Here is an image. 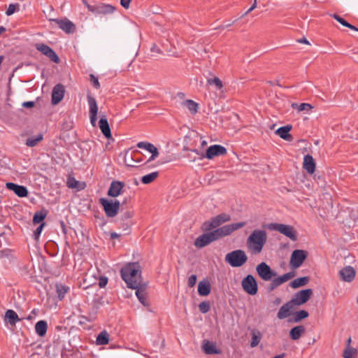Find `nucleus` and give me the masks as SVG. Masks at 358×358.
Listing matches in <instances>:
<instances>
[{
    "label": "nucleus",
    "instance_id": "obj_56",
    "mask_svg": "<svg viewBox=\"0 0 358 358\" xmlns=\"http://www.w3.org/2000/svg\"><path fill=\"white\" fill-rule=\"evenodd\" d=\"M34 106V101H25L22 103V106L24 108H32Z\"/></svg>",
    "mask_w": 358,
    "mask_h": 358
},
{
    "label": "nucleus",
    "instance_id": "obj_11",
    "mask_svg": "<svg viewBox=\"0 0 358 358\" xmlns=\"http://www.w3.org/2000/svg\"><path fill=\"white\" fill-rule=\"evenodd\" d=\"M87 9L95 15H108L113 13L115 8L110 4L99 3L94 6L87 5Z\"/></svg>",
    "mask_w": 358,
    "mask_h": 358
},
{
    "label": "nucleus",
    "instance_id": "obj_5",
    "mask_svg": "<svg viewBox=\"0 0 358 358\" xmlns=\"http://www.w3.org/2000/svg\"><path fill=\"white\" fill-rule=\"evenodd\" d=\"M99 203L102 206L106 215L108 217H114L118 213L120 203L117 200H108L105 198H101Z\"/></svg>",
    "mask_w": 358,
    "mask_h": 358
},
{
    "label": "nucleus",
    "instance_id": "obj_23",
    "mask_svg": "<svg viewBox=\"0 0 358 358\" xmlns=\"http://www.w3.org/2000/svg\"><path fill=\"white\" fill-rule=\"evenodd\" d=\"M294 308V304L289 301L287 303L282 306L277 314V317L280 320H283L289 317L291 314L292 309Z\"/></svg>",
    "mask_w": 358,
    "mask_h": 358
},
{
    "label": "nucleus",
    "instance_id": "obj_6",
    "mask_svg": "<svg viewBox=\"0 0 358 358\" xmlns=\"http://www.w3.org/2000/svg\"><path fill=\"white\" fill-rule=\"evenodd\" d=\"M267 228L270 230L279 231L292 241H296L297 238L296 231L292 226L284 224L271 223L267 225Z\"/></svg>",
    "mask_w": 358,
    "mask_h": 358
},
{
    "label": "nucleus",
    "instance_id": "obj_18",
    "mask_svg": "<svg viewBox=\"0 0 358 358\" xmlns=\"http://www.w3.org/2000/svg\"><path fill=\"white\" fill-rule=\"evenodd\" d=\"M340 278L345 282H350L355 277V270L351 266H347L339 271Z\"/></svg>",
    "mask_w": 358,
    "mask_h": 358
},
{
    "label": "nucleus",
    "instance_id": "obj_50",
    "mask_svg": "<svg viewBox=\"0 0 358 358\" xmlns=\"http://www.w3.org/2000/svg\"><path fill=\"white\" fill-rule=\"evenodd\" d=\"M44 225H45V223H44V222L41 223V224L37 227V229L35 230V231H34V236H35V238H36V239H37V238L39 237V236L41 235V231H42V230H43V228Z\"/></svg>",
    "mask_w": 358,
    "mask_h": 358
},
{
    "label": "nucleus",
    "instance_id": "obj_53",
    "mask_svg": "<svg viewBox=\"0 0 358 358\" xmlns=\"http://www.w3.org/2000/svg\"><path fill=\"white\" fill-rule=\"evenodd\" d=\"M107 282H108L107 278L102 277L99 279V285L100 287H104L107 285Z\"/></svg>",
    "mask_w": 358,
    "mask_h": 358
},
{
    "label": "nucleus",
    "instance_id": "obj_26",
    "mask_svg": "<svg viewBox=\"0 0 358 358\" xmlns=\"http://www.w3.org/2000/svg\"><path fill=\"white\" fill-rule=\"evenodd\" d=\"M21 319L13 310H7L5 313L4 322L8 323L11 326H15Z\"/></svg>",
    "mask_w": 358,
    "mask_h": 358
},
{
    "label": "nucleus",
    "instance_id": "obj_60",
    "mask_svg": "<svg viewBox=\"0 0 358 358\" xmlns=\"http://www.w3.org/2000/svg\"><path fill=\"white\" fill-rule=\"evenodd\" d=\"M299 41L300 43H306V44H309L308 41L306 38H302V39L299 40Z\"/></svg>",
    "mask_w": 358,
    "mask_h": 358
},
{
    "label": "nucleus",
    "instance_id": "obj_34",
    "mask_svg": "<svg viewBox=\"0 0 358 358\" xmlns=\"http://www.w3.org/2000/svg\"><path fill=\"white\" fill-rule=\"evenodd\" d=\"M309 281L308 277H301L294 279L291 283L290 286L296 289L298 287H302L306 285Z\"/></svg>",
    "mask_w": 358,
    "mask_h": 358
},
{
    "label": "nucleus",
    "instance_id": "obj_17",
    "mask_svg": "<svg viewBox=\"0 0 358 358\" xmlns=\"http://www.w3.org/2000/svg\"><path fill=\"white\" fill-rule=\"evenodd\" d=\"M64 87L62 84L56 85L52 92V103L56 105L59 103L64 98Z\"/></svg>",
    "mask_w": 358,
    "mask_h": 358
},
{
    "label": "nucleus",
    "instance_id": "obj_24",
    "mask_svg": "<svg viewBox=\"0 0 358 358\" xmlns=\"http://www.w3.org/2000/svg\"><path fill=\"white\" fill-rule=\"evenodd\" d=\"M202 350L207 355H217L220 350L216 347V344L207 340H204L202 344Z\"/></svg>",
    "mask_w": 358,
    "mask_h": 358
},
{
    "label": "nucleus",
    "instance_id": "obj_2",
    "mask_svg": "<svg viewBox=\"0 0 358 358\" xmlns=\"http://www.w3.org/2000/svg\"><path fill=\"white\" fill-rule=\"evenodd\" d=\"M141 266L138 263H129L121 268L120 274L128 287L136 289L141 285Z\"/></svg>",
    "mask_w": 358,
    "mask_h": 358
},
{
    "label": "nucleus",
    "instance_id": "obj_48",
    "mask_svg": "<svg viewBox=\"0 0 358 358\" xmlns=\"http://www.w3.org/2000/svg\"><path fill=\"white\" fill-rule=\"evenodd\" d=\"M78 182L76 180H75L73 178H71L68 179L67 186L69 188H76L78 186Z\"/></svg>",
    "mask_w": 358,
    "mask_h": 358
},
{
    "label": "nucleus",
    "instance_id": "obj_43",
    "mask_svg": "<svg viewBox=\"0 0 358 358\" xmlns=\"http://www.w3.org/2000/svg\"><path fill=\"white\" fill-rule=\"evenodd\" d=\"M308 317V313L307 311H306L304 310H301L297 311L295 313L294 322H299L301 320L305 319V318H306Z\"/></svg>",
    "mask_w": 358,
    "mask_h": 358
},
{
    "label": "nucleus",
    "instance_id": "obj_45",
    "mask_svg": "<svg viewBox=\"0 0 358 358\" xmlns=\"http://www.w3.org/2000/svg\"><path fill=\"white\" fill-rule=\"evenodd\" d=\"M199 308L202 313H206L210 310V307L208 301H203L199 303Z\"/></svg>",
    "mask_w": 358,
    "mask_h": 358
},
{
    "label": "nucleus",
    "instance_id": "obj_16",
    "mask_svg": "<svg viewBox=\"0 0 358 358\" xmlns=\"http://www.w3.org/2000/svg\"><path fill=\"white\" fill-rule=\"evenodd\" d=\"M36 49L50 58L52 62L55 63H58L59 62V57L48 45L43 43L38 44L36 45Z\"/></svg>",
    "mask_w": 358,
    "mask_h": 358
},
{
    "label": "nucleus",
    "instance_id": "obj_40",
    "mask_svg": "<svg viewBox=\"0 0 358 358\" xmlns=\"http://www.w3.org/2000/svg\"><path fill=\"white\" fill-rule=\"evenodd\" d=\"M207 84L210 85H215V88L217 90H221L223 87L222 80L217 77L208 79Z\"/></svg>",
    "mask_w": 358,
    "mask_h": 358
},
{
    "label": "nucleus",
    "instance_id": "obj_63",
    "mask_svg": "<svg viewBox=\"0 0 358 358\" xmlns=\"http://www.w3.org/2000/svg\"><path fill=\"white\" fill-rule=\"evenodd\" d=\"M280 302H281L280 299H279V298L276 299V303L277 304H279Z\"/></svg>",
    "mask_w": 358,
    "mask_h": 358
},
{
    "label": "nucleus",
    "instance_id": "obj_41",
    "mask_svg": "<svg viewBox=\"0 0 358 358\" xmlns=\"http://www.w3.org/2000/svg\"><path fill=\"white\" fill-rule=\"evenodd\" d=\"M43 139L42 135H38L36 137H31L27 138L26 145L28 147H34L36 146L41 140Z\"/></svg>",
    "mask_w": 358,
    "mask_h": 358
},
{
    "label": "nucleus",
    "instance_id": "obj_31",
    "mask_svg": "<svg viewBox=\"0 0 358 358\" xmlns=\"http://www.w3.org/2000/svg\"><path fill=\"white\" fill-rule=\"evenodd\" d=\"M306 329L303 326L299 325L293 327L289 331V336L292 340H298L305 333Z\"/></svg>",
    "mask_w": 358,
    "mask_h": 358
},
{
    "label": "nucleus",
    "instance_id": "obj_1",
    "mask_svg": "<svg viewBox=\"0 0 358 358\" xmlns=\"http://www.w3.org/2000/svg\"><path fill=\"white\" fill-rule=\"evenodd\" d=\"M245 225V222H244L232 223L216 229L209 233L203 234L196 238L194 241V245L199 248H203L216 240L231 234Z\"/></svg>",
    "mask_w": 358,
    "mask_h": 358
},
{
    "label": "nucleus",
    "instance_id": "obj_37",
    "mask_svg": "<svg viewBox=\"0 0 358 358\" xmlns=\"http://www.w3.org/2000/svg\"><path fill=\"white\" fill-rule=\"evenodd\" d=\"M159 176L157 171L152 172L149 174L145 175L141 178V182L143 184H150L153 182Z\"/></svg>",
    "mask_w": 358,
    "mask_h": 358
},
{
    "label": "nucleus",
    "instance_id": "obj_42",
    "mask_svg": "<svg viewBox=\"0 0 358 358\" xmlns=\"http://www.w3.org/2000/svg\"><path fill=\"white\" fill-rule=\"evenodd\" d=\"M124 161L126 165L129 166H134L135 165L133 164V162H136V160L133 159V156L131 154H130V149H128L124 152Z\"/></svg>",
    "mask_w": 358,
    "mask_h": 358
},
{
    "label": "nucleus",
    "instance_id": "obj_55",
    "mask_svg": "<svg viewBox=\"0 0 358 358\" xmlns=\"http://www.w3.org/2000/svg\"><path fill=\"white\" fill-rule=\"evenodd\" d=\"M131 1V0H120V3L124 8H128L129 7Z\"/></svg>",
    "mask_w": 358,
    "mask_h": 358
},
{
    "label": "nucleus",
    "instance_id": "obj_39",
    "mask_svg": "<svg viewBox=\"0 0 358 358\" xmlns=\"http://www.w3.org/2000/svg\"><path fill=\"white\" fill-rule=\"evenodd\" d=\"M292 107L294 109H296L298 111H308L310 110L313 108L310 104L306 103H302L300 104L294 103L292 104Z\"/></svg>",
    "mask_w": 358,
    "mask_h": 358
},
{
    "label": "nucleus",
    "instance_id": "obj_64",
    "mask_svg": "<svg viewBox=\"0 0 358 358\" xmlns=\"http://www.w3.org/2000/svg\"><path fill=\"white\" fill-rule=\"evenodd\" d=\"M5 30V28L0 27V34Z\"/></svg>",
    "mask_w": 358,
    "mask_h": 358
},
{
    "label": "nucleus",
    "instance_id": "obj_59",
    "mask_svg": "<svg viewBox=\"0 0 358 358\" xmlns=\"http://www.w3.org/2000/svg\"><path fill=\"white\" fill-rule=\"evenodd\" d=\"M110 237L112 238H117L120 237V235L118 234L115 233V232H113V233L110 234Z\"/></svg>",
    "mask_w": 358,
    "mask_h": 358
},
{
    "label": "nucleus",
    "instance_id": "obj_52",
    "mask_svg": "<svg viewBox=\"0 0 358 358\" xmlns=\"http://www.w3.org/2000/svg\"><path fill=\"white\" fill-rule=\"evenodd\" d=\"M334 18L338 21L339 23H341L342 25L346 27V26H348V22L345 21L343 17H341V16L336 15V14H334Z\"/></svg>",
    "mask_w": 358,
    "mask_h": 358
},
{
    "label": "nucleus",
    "instance_id": "obj_7",
    "mask_svg": "<svg viewBox=\"0 0 358 358\" xmlns=\"http://www.w3.org/2000/svg\"><path fill=\"white\" fill-rule=\"evenodd\" d=\"M256 271L259 276L264 281H270L277 275L276 272L266 263L262 262L256 267Z\"/></svg>",
    "mask_w": 358,
    "mask_h": 358
},
{
    "label": "nucleus",
    "instance_id": "obj_58",
    "mask_svg": "<svg viewBox=\"0 0 358 358\" xmlns=\"http://www.w3.org/2000/svg\"><path fill=\"white\" fill-rule=\"evenodd\" d=\"M348 26H346V27H348L350 28V29L352 30H354V31H358V28L355 27V26H353L352 24H350V23H348Z\"/></svg>",
    "mask_w": 358,
    "mask_h": 358
},
{
    "label": "nucleus",
    "instance_id": "obj_22",
    "mask_svg": "<svg viewBox=\"0 0 358 358\" xmlns=\"http://www.w3.org/2000/svg\"><path fill=\"white\" fill-rule=\"evenodd\" d=\"M230 216L227 214H221L214 217L209 223L208 229H215L222 223L229 221Z\"/></svg>",
    "mask_w": 358,
    "mask_h": 358
},
{
    "label": "nucleus",
    "instance_id": "obj_54",
    "mask_svg": "<svg viewBox=\"0 0 358 358\" xmlns=\"http://www.w3.org/2000/svg\"><path fill=\"white\" fill-rule=\"evenodd\" d=\"M256 8H257V0H254L253 4L252 6H250V8L243 14V16L248 15L250 12H252Z\"/></svg>",
    "mask_w": 358,
    "mask_h": 358
},
{
    "label": "nucleus",
    "instance_id": "obj_15",
    "mask_svg": "<svg viewBox=\"0 0 358 358\" xmlns=\"http://www.w3.org/2000/svg\"><path fill=\"white\" fill-rule=\"evenodd\" d=\"M137 147L141 149H144L152 154L148 159V162L155 160L159 155L158 149L151 143L141 141L137 143Z\"/></svg>",
    "mask_w": 358,
    "mask_h": 358
},
{
    "label": "nucleus",
    "instance_id": "obj_51",
    "mask_svg": "<svg viewBox=\"0 0 358 358\" xmlns=\"http://www.w3.org/2000/svg\"><path fill=\"white\" fill-rule=\"evenodd\" d=\"M196 275H192L188 278V285L190 287H194L196 285Z\"/></svg>",
    "mask_w": 358,
    "mask_h": 358
},
{
    "label": "nucleus",
    "instance_id": "obj_13",
    "mask_svg": "<svg viewBox=\"0 0 358 358\" xmlns=\"http://www.w3.org/2000/svg\"><path fill=\"white\" fill-rule=\"evenodd\" d=\"M87 102L89 105V114L90 123L93 127L96 126V120H97V113H98V106L96 103V99L92 96H87Z\"/></svg>",
    "mask_w": 358,
    "mask_h": 358
},
{
    "label": "nucleus",
    "instance_id": "obj_10",
    "mask_svg": "<svg viewBox=\"0 0 358 358\" xmlns=\"http://www.w3.org/2000/svg\"><path fill=\"white\" fill-rule=\"evenodd\" d=\"M307 257V252L303 250H295L292 252L289 266L293 268L300 267Z\"/></svg>",
    "mask_w": 358,
    "mask_h": 358
},
{
    "label": "nucleus",
    "instance_id": "obj_8",
    "mask_svg": "<svg viewBox=\"0 0 358 358\" xmlns=\"http://www.w3.org/2000/svg\"><path fill=\"white\" fill-rule=\"evenodd\" d=\"M241 286L243 290L250 295H255L257 293V283L254 276L250 274L242 280Z\"/></svg>",
    "mask_w": 358,
    "mask_h": 358
},
{
    "label": "nucleus",
    "instance_id": "obj_9",
    "mask_svg": "<svg viewBox=\"0 0 358 358\" xmlns=\"http://www.w3.org/2000/svg\"><path fill=\"white\" fill-rule=\"evenodd\" d=\"M227 153V149L220 145H213L208 148L206 153H201L199 159L207 158L212 159L215 157L222 156Z\"/></svg>",
    "mask_w": 358,
    "mask_h": 358
},
{
    "label": "nucleus",
    "instance_id": "obj_38",
    "mask_svg": "<svg viewBox=\"0 0 358 358\" xmlns=\"http://www.w3.org/2000/svg\"><path fill=\"white\" fill-rule=\"evenodd\" d=\"M57 293L58 294V297L60 300L63 299L65 294L68 292L69 287L64 286L62 284L57 285Z\"/></svg>",
    "mask_w": 358,
    "mask_h": 358
},
{
    "label": "nucleus",
    "instance_id": "obj_46",
    "mask_svg": "<svg viewBox=\"0 0 358 358\" xmlns=\"http://www.w3.org/2000/svg\"><path fill=\"white\" fill-rule=\"evenodd\" d=\"M355 352L354 349L348 348L343 352L344 358H355Z\"/></svg>",
    "mask_w": 358,
    "mask_h": 358
},
{
    "label": "nucleus",
    "instance_id": "obj_47",
    "mask_svg": "<svg viewBox=\"0 0 358 358\" xmlns=\"http://www.w3.org/2000/svg\"><path fill=\"white\" fill-rule=\"evenodd\" d=\"M17 7V4H13V3L10 4L6 11V14L7 15H11L12 14H13L15 12Z\"/></svg>",
    "mask_w": 358,
    "mask_h": 358
},
{
    "label": "nucleus",
    "instance_id": "obj_36",
    "mask_svg": "<svg viewBox=\"0 0 358 358\" xmlns=\"http://www.w3.org/2000/svg\"><path fill=\"white\" fill-rule=\"evenodd\" d=\"M182 104L189 110L192 114H195L198 110V104L192 100H186Z\"/></svg>",
    "mask_w": 358,
    "mask_h": 358
},
{
    "label": "nucleus",
    "instance_id": "obj_3",
    "mask_svg": "<svg viewBox=\"0 0 358 358\" xmlns=\"http://www.w3.org/2000/svg\"><path fill=\"white\" fill-rule=\"evenodd\" d=\"M267 241V233L262 229H255L246 240V247L251 255H259L262 252Z\"/></svg>",
    "mask_w": 358,
    "mask_h": 358
},
{
    "label": "nucleus",
    "instance_id": "obj_4",
    "mask_svg": "<svg viewBox=\"0 0 358 358\" xmlns=\"http://www.w3.org/2000/svg\"><path fill=\"white\" fill-rule=\"evenodd\" d=\"M225 261L232 267H241L248 261L245 251L236 250L225 256Z\"/></svg>",
    "mask_w": 358,
    "mask_h": 358
},
{
    "label": "nucleus",
    "instance_id": "obj_14",
    "mask_svg": "<svg viewBox=\"0 0 358 358\" xmlns=\"http://www.w3.org/2000/svg\"><path fill=\"white\" fill-rule=\"evenodd\" d=\"M296 273L294 271L286 273L280 276L274 277L270 284V289L273 290V289L279 287L282 284L289 281L292 278L295 276Z\"/></svg>",
    "mask_w": 358,
    "mask_h": 358
},
{
    "label": "nucleus",
    "instance_id": "obj_29",
    "mask_svg": "<svg viewBox=\"0 0 358 358\" xmlns=\"http://www.w3.org/2000/svg\"><path fill=\"white\" fill-rule=\"evenodd\" d=\"M136 289V296H137L138 301L144 306H148L149 303L147 301V293L145 292V289L141 285L138 286Z\"/></svg>",
    "mask_w": 358,
    "mask_h": 358
},
{
    "label": "nucleus",
    "instance_id": "obj_12",
    "mask_svg": "<svg viewBox=\"0 0 358 358\" xmlns=\"http://www.w3.org/2000/svg\"><path fill=\"white\" fill-rule=\"evenodd\" d=\"M313 294V290L311 289H303L296 293L290 301L294 306H301L306 303Z\"/></svg>",
    "mask_w": 358,
    "mask_h": 358
},
{
    "label": "nucleus",
    "instance_id": "obj_49",
    "mask_svg": "<svg viewBox=\"0 0 358 358\" xmlns=\"http://www.w3.org/2000/svg\"><path fill=\"white\" fill-rule=\"evenodd\" d=\"M90 80H91L93 86L95 88H96V89L99 88L100 84H99L98 78L96 76H94V75L91 74L90 75Z\"/></svg>",
    "mask_w": 358,
    "mask_h": 358
},
{
    "label": "nucleus",
    "instance_id": "obj_19",
    "mask_svg": "<svg viewBox=\"0 0 358 358\" xmlns=\"http://www.w3.org/2000/svg\"><path fill=\"white\" fill-rule=\"evenodd\" d=\"M124 186V182L120 181H113L108 190V195L112 197H117L122 192Z\"/></svg>",
    "mask_w": 358,
    "mask_h": 358
},
{
    "label": "nucleus",
    "instance_id": "obj_27",
    "mask_svg": "<svg viewBox=\"0 0 358 358\" xmlns=\"http://www.w3.org/2000/svg\"><path fill=\"white\" fill-rule=\"evenodd\" d=\"M303 169L310 174H313L315 170V163L313 157L310 155H306L303 157Z\"/></svg>",
    "mask_w": 358,
    "mask_h": 358
},
{
    "label": "nucleus",
    "instance_id": "obj_21",
    "mask_svg": "<svg viewBox=\"0 0 358 358\" xmlns=\"http://www.w3.org/2000/svg\"><path fill=\"white\" fill-rule=\"evenodd\" d=\"M6 186L7 189L14 192L19 197H26L28 195V190L24 186L19 185L13 182H7Z\"/></svg>",
    "mask_w": 358,
    "mask_h": 358
},
{
    "label": "nucleus",
    "instance_id": "obj_30",
    "mask_svg": "<svg viewBox=\"0 0 358 358\" xmlns=\"http://www.w3.org/2000/svg\"><path fill=\"white\" fill-rule=\"evenodd\" d=\"M210 292V285L208 280H201L198 285V293L200 296H208Z\"/></svg>",
    "mask_w": 358,
    "mask_h": 358
},
{
    "label": "nucleus",
    "instance_id": "obj_35",
    "mask_svg": "<svg viewBox=\"0 0 358 358\" xmlns=\"http://www.w3.org/2000/svg\"><path fill=\"white\" fill-rule=\"evenodd\" d=\"M252 340L250 343V345L252 348L256 347L260 342L262 339V334L258 330H252Z\"/></svg>",
    "mask_w": 358,
    "mask_h": 358
},
{
    "label": "nucleus",
    "instance_id": "obj_57",
    "mask_svg": "<svg viewBox=\"0 0 358 358\" xmlns=\"http://www.w3.org/2000/svg\"><path fill=\"white\" fill-rule=\"evenodd\" d=\"M134 213L131 211H127L126 213H124V219H129V218H131L132 217Z\"/></svg>",
    "mask_w": 358,
    "mask_h": 358
},
{
    "label": "nucleus",
    "instance_id": "obj_61",
    "mask_svg": "<svg viewBox=\"0 0 358 358\" xmlns=\"http://www.w3.org/2000/svg\"><path fill=\"white\" fill-rule=\"evenodd\" d=\"M284 357H285V354H280V355L275 356L273 358H284Z\"/></svg>",
    "mask_w": 358,
    "mask_h": 358
},
{
    "label": "nucleus",
    "instance_id": "obj_28",
    "mask_svg": "<svg viewBox=\"0 0 358 358\" xmlns=\"http://www.w3.org/2000/svg\"><path fill=\"white\" fill-rule=\"evenodd\" d=\"M99 126L102 134L106 138H109L111 137L110 128L106 116L101 117Z\"/></svg>",
    "mask_w": 358,
    "mask_h": 358
},
{
    "label": "nucleus",
    "instance_id": "obj_25",
    "mask_svg": "<svg viewBox=\"0 0 358 358\" xmlns=\"http://www.w3.org/2000/svg\"><path fill=\"white\" fill-rule=\"evenodd\" d=\"M292 128V127L291 125L281 127L275 131V134L285 141H292L293 140V137L289 133Z\"/></svg>",
    "mask_w": 358,
    "mask_h": 358
},
{
    "label": "nucleus",
    "instance_id": "obj_33",
    "mask_svg": "<svg viewBox=\"0 0 358 358\" xmlns=\"http://www.w3.org/2000/svg\"><path fill=\"white\" fill-rule=\"evenodd\" d=\"M109 335L106 331H101L96 337V343L99 345H104L108 343Z\"/></svg>",
    "mask_w": 358,
    "mask_h": 358
},
{
    "label": "nucleus",
    "instance_id": "obj_32",
    "mask_svg": "<svg viewBox=\"0 0 358 358\" xmlns=\"http://www.w3.org/2000/svg\"><path fill=\"white\" fill-rule=\"evenodd\" d=\"M48 329V324L45 320H40L35 324V331L39 336L45 335Z\"/></svg>",
    "mask_w": 358,
    "mask_h": 358
},
{
    "label": "nucleus",
    "instance_id": "obj_20",
    "mask_svg": "<svg viewBox=\"0 0 358 358\" xmlns=\"http://www.w3.org/2000/svg\"><path fill=\"white\" fill-rule=\"evenodd\" d=\"M59 26V27L66 34H72L76 30L75 24L68 19L53 20Z\"/></svg>",
    "mask_w": 358,
    "mask_h": 358
},
{
    "label": "nucleus",
    "instance_id": "obj_62",
    "mask_svg": "<svg viewBox=\"0 0 358 358\" xmlns=\"http://www.w3.org/2000/svg\"><path fill=\"white\" fill-rule=\"evenodd\" d=\"M192 151L199 155V157H201V154L202 153L199 152L197 150H192Z\"/></svg>",
    "mask_w": 358,
    "mask_h": 358
},
{
    "label": "nucleus",
    "instance_id": "obj_44",
    "mask_svg": "<svg viewBox=\"0 0 358 358\" xmlns=\"http://www.w3.org/2000/svg\"><path fill=\"white\" fill-rule=\"evenodd\" d=\"M46 217V213L43 212L36 213L33 217V222L34 224H38L41 222L45 217Z\"/></svg>",
    "mask_w": 358,
    "mask_h": 358
}]
</instances>
